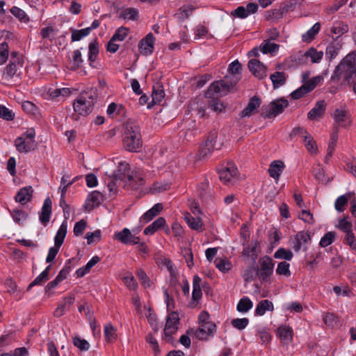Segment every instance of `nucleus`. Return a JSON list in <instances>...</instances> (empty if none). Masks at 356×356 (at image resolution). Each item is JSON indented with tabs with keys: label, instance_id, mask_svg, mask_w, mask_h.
Returning <instances> with one entry per match:
<instances>
[{
	"label": "nucleus",
	"instance_id": "46",
	"mask_svg": "<svg viewBox=\"0 0 356 356\" xmlns=\"http://www.w3.org/2000/svg\"><path fill=\"white\" fill-rule=\"evenodd\" d=\"M120 17L124 19L137 20L138 18V11L134 8H127L122 11Z\"/></svg>",
	"mask_w": 356,
	"mask_h": 356
},
{
	"label": "nucleus",
	"instance_id": "59",
	"mask_svg": "<svg viewBox=\"0 0 356 356\" xmlns=\"http://www.w3.org/2000/svg\"><path fill=\"white\" fill-rule=\"evenodd\" d=\"M337 227L343 231L345 234L353 231V225L350 221L348 220L347 217H344L340 219Z\"/></svg>",
	"mask_w": 356,
	"mask_h": 356
},
{
	"label": "nucleus",
	"instance_id": "45",
	"mask_svg": "<svg viewBox=\"0 0 356 356\" xmlns=\"http://www.w3.org/2000/svg\"><path fill=\"white\" fill-rule=\"evenodd\" d=\"M216 149V146L210 142L202 143L200 147L198 156L200 159H204L208 156L212 151Z\"/></svg>",
	"mask_w": 356,
	"mask_h": 356
},
{
	"label": "nucleus",
	"instance_id": "50",
	"mask_svg": "<svg viewBox=\"0 0 356 356\" xmlns=\"http://www.w3.org/2000/svg\"><path fill=\"white\" fill-rule=\"evenodd\" d=\"M10 214L14 221L19 225L22 224L28 217V213L22 209H15L10 212Z\"/></svg>",
	"mask_w": 356,
	"mask_h": 356
},
{
	"label": "nucleus",
	"instance_id": "53",
	"mask_svg": "<svg viewBox=\"0 0 356 356\" xmlns=\"http://www.w3.org/2000/svg\"><path fill=\"white\" fill-rule=\"evenodd\" d=\"M259 48L260 51H262L264 54H272L278 49L279 45L275 43L271 42L268 40H266L264 43H262L260 45Z\"/></svg>",
	"mask_w": 356,
	"mask_h": 356
},
{
	"label": "nucleus",
	"instance_id": "39",
	"mask_svg": "<svg viewBox=\"0 0 356 356\" xmlns=\"http://www.w3.org/2000/svg\"><path fill=\"white\" fill-rule=\"evenodd\" d=\"M126 183L133 189H138L145 184L143 177L139 175H128Z\"/></svg>",
	"mask_w": 356,
	"mask_h": 356
},
{
	"label": "nucleus",
	"instance_id": "34",
	"mask_svg": "<svg viewBox=\"0 0 356 356\" xmlns=\"http://www.w3.org/2000/svg\"><path fill=\"white\" fill-rule=\"evenodd\" d=\"M184 220L191 229L197 231L202 230L203 222L200 218H195L189 213H187L184 216Z\"/></svg>",
	"mask_w": 356,
	"mask_h": 356
},
{
	"label": "nucleus",
	"instance_id": "20",
	"mask_svg": "<svg viewBox=\"0 0 356 356\" xmlns=\"http://www.w3.org/2000/svg\"><path fill=\"white\" fill-rule=\"evenodd\" d=\"M52 202L49 197L44 200L41 211L40 213V221L46 225L50 220L51 214Z\"/></svg>",
	"mask_w": 356,
	"mask_h": 356
},
{
	"label": "nucleus",
	"instance_id": "27",
	"mask_svg": "<svg viewBox=\"0 0 356 356\" xmlns=\"http://www.w3.org/2000/svg\"><path fill=\"white\" fill-rule=\"evenodd\" d=\"M152 97V102L154 104H159L163 100L165 97V92L162 84L156 83V84L153 86Z\"/></svg>",
	"mask_w": 356,
	"mask_h": 356
},
{
	"label": "nucleus",
	"instance_id": "58",
	"mask_svg": "<svg viewBox=\"0 0 356 356\" xmlns=\"http://www.w3.org/2000/svg\"><path fill=\"white\" fill-rule=\"evenodd\" d=\"M343 243L348 245L352 250H356V238L353 231L345 234Z\"/></svg>",
	"mask_w": 356,
	"mask_h": 356
},
{
	"label": "nucleus",
	"instance_id": "26",
	"mask_svg": "<svg viewBox=\"0 0 356 356\" xmlns=\"http://www.w3.org/2000/svg\"><path fill=\"white\" fill-rule=\"evenodd\" d=\"M292 329L287 326H280L277 329V334L283 343L288 344L292 341Z\"/></svg>",
	"mask_w": 356,
	"mask_h": 356
},
{
	"label": "nucleus",
	"instance_id": "10",
	"mask_svg": "<svg viewBox=\"0 0 356 356\" xmlns=\"http://www.w3.org/2000/svg\"><path fill=\"white\" fill-rule=\"evenodd\" d=\"M259 269L258 275L261 281H266L273 274L274 268V262L271 257L264 256L259 259Z\"/></svg>",
	"mask_w": 356,
	"mask_h": 356
},
{
	"label": "nucleus",
	"instance_id": "63",
	"mask_svg": "<svg viewBox=\"0 0 356 356\" xmlns=\"http://www.w3.org/2000/svg\"><path fill=\"white\" fill-rule=\"evenodd\" d=\"M55 32V29L52 26H47L40 29V35L42 39H49L51 41Z\"/></svg>",
	"mask_w": 356,
	"mask_h": 356
},
{
	"label": "nucleus",
	"instance_id": "49",
	"mask_svg": "<svg viewBox=\"0 0 356 356\" xmlns=\"http://www.w3.org/2000/svg\"><path fill=\"white\" fill-rule=\"evenodd\" d=\"M252 302L247 297L241 298L237 304V310L239 312L246 313L252 307Z\"/></svg>",
	"mask_w": 356,
	"mask_h": 356
},
{
	"label": "nucleus",
	"instance_id": "64",
	"mask_svg": "<svg viewBox=\"0 0 356 356\" xmlns=\"http://www.w3.org/2000/svg\"><path fill=\"white\" fill-rule=\"evenodd\" d=\"M298 218L308 224L312 225L314 223L313 214L309 210H302L298 215Z\"/></svg>",
	"mask_w": 356,
	"mask_h": 356
},
{
	"label": "nucleus",
	"instance_id": "51",
	"mask_svg": "<svg viewBox=\"0 0 356 356\" xmlns=\"http://www.w3.org/2000/svg\"><path fill=\"white\" fill-rule=\"evenodd\" d=\"M274 257L275 259H285L290 261L293 258V252L289 250H286L284 248H280L275 253Z\"/></svg>",
	"mask_w": 356,
	"mask_h": 356
},
{
	"label": "nucleus",
	"instance_id": "60",
	"mask_svg": "<svg viewBox=\"0 0 356 356\" xmlns=\"http://www.w3.org/2000/svg\"><path fill=\"white\" fill-rule=\"evenodd\" d=\"M71 259L67 260V262L65 263V266L60 270L58 275L56 276V278L58 281H60V282L65 280L67 277V275L70 273L71 270Z\"/></svg>",
	"mask_w": 356,
	"mask_h": 356
},
{
	"label": "nucleus",
	"instance_id": "7",
	"mask_svg": "<svg viewBox=\"0 0 356 356\" xmlns=\"http://www.w3.org/2000/svg\"><path fill=\"white\" fill-rule=\"evenodd\" d=\"M229 77L225 76L226 80H220L213 82L206 92V97L209 98L213 97L214 95L222 96L227 95L229 90L236 83L232 81H228Z\"/></svg>",
	"mask_w": 356,
	"mask_h": 356
},
{
	"label": "nucleus",
	"instance_id": "42",
	"mask_svg": "<svg viewBox=\"0 0 356 356\" xmlns=\"http://www.w3.org/2000/svg\"><path fill=\"white\" fill-rule=\"evenodd\" d=\"M303 142L306 149L309 152L314 154L318 153L317 144L309 134L305 135V139L303 140Z\"/></svg>",
	"mask_w": 356,
	"mask_h": 356
},
{
	"label": "nucleus",
	"instance_id": "11",
	"mask_svg": "<svg viewBox=\"0 0 356 356\" xmlns=\"http://www.w3.org/2000/svg\"><path fill=\"white\" fill-rule=\"evenodd\" d=\"M335 123L341 127H348L351 123L349 111L343 106L337 108L332 115Z\"/></svg>",
	"mask_w": 356,
	"mask_h": 356
},
{
	"label": "nucleus",
	"instance_id": "57",
	"mask_svg": "<svg viewBox=\"0 0 356 356\" xmlns=\"http://www.w3.org/2000/svg\"><path fill=\"white\" fill-rule=\"evenodd\" d=\"M129 29L124 26L118 28L114 35L112 36L113 40L123 41L128 35Z\"/></svg>",
	"mask_w": 356,
	"mask_h": 356
},
{
	"label": "nucleus",
	"instance_id": "56",
	"mask_svg": "<svg viewBox=\"0 0 356 356\" xmlns=\"http://www.w3.org/2000/svg\"><path fill=\"white\" fill-rule=\"evenodd\" d=\"M216 267L222 272H227L232 268V264L227 259H216L214 261Z\"/></svg>",
	"mask_w": 356,
	"mask_h": 356
},
{
	"label": "nucleus",
	"instance_id": "30",
	"mask_svg": "<svg viewBox=\"0 0 356 356\" xmlns=\"http://www.w3.org/2000/svg\"><path fill=\"white\" fill-rule=\"evenodd\" d=\"M274 309L273 304L268 300H264L260 301L256 307L255 315L263 316L266 311L273 312Z\"/></svg>",
	"mask_w": 356,
	"mask_h": 356
},
{
	"label": "nucleus",
	"instance_id": "54",
	"mask_svg": "<svg viewBox=\"0 0 356 356\" xmlns=\"http://www.w3.org/2000/svg\"><path fill=\"white\" fill-rule=\"evenodd\" d=\"M89 51H88V60L92 63L96 60L97 56L99 54L98 43L97 42H90L89 44Z\"/></svg>",
	"mask_w": 356,
	"mask_h": 356
},
{
	"label": "nucleus",
	"instance_id": "14",
	"mask_svg": "<svg viewBox=\"0 0 356 356\" xmlns=\"http://www.w3.org/2000/svg\"><path fill=\"white\" fill-rule=\"evenodd\" d=\"M216 328V324L213 322L203 323L195 331V336L200 340H207L213 335Z\"/></svg>",
	"mask_w": 356,
	"mask_h": 356
},
{
	"label": "nucleus",
	"instance_id": "12",
	"mask_svg": "<svg viewBox=\"0 0 356 356\" xmlns=\"http://www.w3.org/2000/svg\"><path fill=\"white\" fill-rule=\"evenodd\" d=\"M115 238L124 245H136L140 242V238L132 234L128 228H124L121 232H116Z\"/></svg>",
	"mask_w": 356,
	"mask_h": 356
},
{
	"label": "nucleus",
	"instance_id": "40",
	"mask_svg": "<svg viewBox=\"0 0 356 356\" xmlns=\"http://www.w3.org/2000/svg\"><path fill=\"white\" fill-rule=\"evenodd\" d=\"M353 195H354V193L349 192L339 196L334 203L335 209L339 212L343 211L345 205L348 203V199L351 198Z\"/></svg>",
	"mask_w": 356,
	"mask_h": 356
},
{
	"label": "nucleus",
	"instance_id": "4",
	"mask_svg": "<svg viewBox=\"0 0 356 356\" xmlns=\"http://www.w3.org/2000/svg\"><path fill=\"white\" fill-rule=\"evenodd\" d=\"M95 99L96 93L95 91L81 93L74 102V112L80 115H88L92 111Z\"/></svg>",
	"mask_w": 356,
	"mask_h": 356
},
{
	"label": "nucleus",
	"instance_id": "32",
	"mask_svg": "<svg viewBox=\"0 0 356 356\" xmlns=\"http://www.w3.org/2000/svg\"><path fill=\"white\" fill-rule=\"evenodd\" d=\"M194 10V7L190 5H184L175 14V17L179 21L183 22L186 19Z\"/></svg>",
	"mask_w": 356,
	"mask_h": 356
},
{
	"label": "nucleus",
	"instance_id": "3",
	"mask_svg": "<svg viewBox=\"0 0 356 356\" xmlns=\"http://www.w3.org/2000/svg\"><path fill=\"white\" fill-rule=\"evenodd\" d=\"M24 67V58L22 55L17 51H13L8 64L5 67L2 80L8 84L10 81L19 79L22 74Z\"/></svg>",
	"mask_w": 356,
	"mask_h": 356
},
{
	"label": "nucleus",
	"instance_id": "9",
	"mask_svg": "<svg viewBox=\"0 0 356 356\" xmlns=\"http://www.w3.org/2000/svg\"><path fill=\"white\" fill-rule=\"evenodd\" d=\"M179 321V315L177 312H172L168 314L164 329V339L167 342H172L173 338L172 335L177 332Z\"/></svg>",
	"mask_w": 356,
	"mask_h": 356
},
{
	"label": "nucleus",
	"instance_id": "44",
	"mask_svg": "<svg viewBox=\"0 0 356 356\" xmlns=\"http://www.w3.org/2000/svg\"><path fill=\"white\" fill-rule=\"evenodd\" d=\"M15 145L19 152H29L31 151V143L26 142V140L22 136L18 137L15 140Z\"/></svg>",
	"mask_w": 356,
	"mask_h": 356
},
{
	"label": "nucleus",
	"instance_id": "62",
	"mask_svg": "<svg viewBox=\"0 0 356 356\" xmlns=\"http://www.w3.org/2000/svg\"><path fill=\"white\" fill-rule=\"evenodd\" d=\"M73 344L82 351L88 350L90 348L89 343L86 340L81 339L79 337H74Z\"/></svg>",
	"mask_w": 356,
	"mask_h": 356
},
{
	"label": "nucleus",
	"instance_id": "38",
	"mask_svg": "<svg viewBox=\"0 0 356 356\" xmlns=\"http://www.w3.org/2000/svg\"><path fill=\"white\" fill-rule=\"evenodd\" d=\"M321 29V24L317 22L309 29L305 33L302 34V40L305 42H309L313 40L318 33Z\"/></svg>",
	"mask_w": 356,
	"mask_h": 356
},
{
	"label": "nucleus",
	"instance_id": "29",
	"mask_svg": "<svg viewBox=\"0 0 356 356\" xmlns=\"http://www.w3.org/2000/svg\"><path fill=\"white\" fill-rule=\"evenodd\" d=\"M202 279L197 276L195 275L193 277V293H192V300L193 301L198 302L202 296V293L200 287Z\"/></svg>",
	"mask_w": 356,
	"mask_h": 356
},
{
	"label": "nucleus",
	"instance_id": "43",
	"mask_svg": "<svg viewBox=\"0 0 356 356\" xmlns=\"http://www.w3.org/2000/svg\"><path fill=\"white\" fill-rule=\"evenodd\" d=\"M48 93L52 99H57L60 97H69L71 95V90L70 88H67L49 89Z\"/></svg>",
	"mask_w": 356,
	"mask_h": 356
},
{
	"label": "nucleus",
	"instance_id": "36",
	"mask_svg": "<svg viewBox=\"0 0 356 356\" xmlns=\"http://www.w3.org/2000/svg\"><path fill=\"white\" fill-rule=\"evenodd\" d=\"M259 243L257 241H252L250 244L244 248L243 250V255L246 257H250L253 261H255L257 257V247Z\"/></svg>",
	"mask_w": 356,
	"mask_h": 356
},
{
	"label": "nucleus",
	"instance_id": "23",
	"mask_svg": "<svg viewBox=\"0 0 356 356\" xmlns=\"http://www.w3.org/2000/svg\"><path fill=\"white\" fill-rule=\"evenodd\" d=\"M163 205L161 203L154 204L150 209L147 211L140 218V222L147 223L152 220L155 216L159 215L163 210Z\"/></svg>",
	"mask_w": 356,
	"mask_h": 356
},
{
	"label": "nucleus",
	"instance_id": "18",
	"mask_svg": "<svg viewBox=\"0 0 356 356\" xmlns=\"http://www.w3.org/2000/svg\"><path fill=\"white\" fill-rule=\"evenodd\" d=\"M261 105V99L257 96L250 98L246 107L241 111V118L250 117L254 114Z\"/></svg>",
	"mask_w": 356,
	"mask_h": 356
},
{
	"label": "nucleus",
	"instance_id": "17",
	"mask_svg": "<svg viewBox=\"0 0 356 356\" xmlns=\"http://www.w3.org/2000/svg\"><path fill=\"white\" fill-rule=\"evenodd\" d=\"M154 37L152 33H148L139 44L140 52L143 55H149L154 50Z\"/></svg>",
	"mask_w": 356,
	"mask_h": 356
},
{
	"label": "nucleus",
	"instance_id": "19",
	"mask_svg": "<svg viewBox=\"0 0 356 356\" xmlns=\"http://www.w3.org/2000/svg\"><path fill=\"white\" fill-rule=\"evenodd\" d=\"M33 193V190L31 186L23 187L19 190L15 197V200L17 202L23 205L26 204L31 200Z\"/></svg>",
	"mask_w": 356,
	"mask_h": 356
},
{
	"label": "nucleus",
	"instance_id": "16",
	"mask_svg": "<svg viewBox=\"0 0 356 356\" xmlns=\"http://www.w3.org/2000/svg\"><path fill=\"white\" fill-rule=\"evenodd\" d=\"M258 10V5L256 3H250L246 7L238 6L236 9L232 12V15L234 17L244 19L251 14H254Z\"/></svg>",
	"mask_w": 356,
	"mask_h": 356
},
{
	"label": "nucleus",
	"instance_id": "52",
	"mask_svg": "<svg viewBox=\"0 0 356 356\" xmlns=\"http://www.w3.org/2000/svg\"><path fill=\"white\" fill-rule=\"evenodd\" d=\"M104 335L108 341H113L117 338V330L111 324L104 326Z\"/></svg>",
	"mask_w": 356,
	"mask_h": 356
},
{
	"label": "nucleus",
	"instance_id": "35",
	"mask_svg": "<svg viewBox=\"0 0 356 356\" xmlns=\"http://www.w3.org/2000/svg\"><path fill=\"white\" fill-rule=\"evenodd\" d=\"M241 65L238 60L232 62L229 67V72L233 76L232 80L236 83L241 79Z\"/></svg>",
	"mask_w": 356,
	"mask_h": 356
},
{
	"label": "nucleus",
	"instance_id": "5",
	"mask_svg": "<svg viewBox=\"0 0 356 356\" xmlns=\"http://www.w3.org/2000/svg\"><path fill=\"white\" fill-rule=\"evenodd\" d=\"M289 106L286 99L280 98L272 101L269 104L263 106L261 109V116L264 118H274L279 114L283 113L284 110Z\"/></svg>",
	"mask_w": 356,
	"mask_h": 356
},
{
	"label": "nucleus",
	"instance_id": "55",
	"mask_svg": "<svg viewBox=\"0 0 356 356\" xmlns=\"http://www.w3.org/2000/svg\"><path fill=\"white\" fill-rule=\"evenodd\" d=\"M335 237L336 233L334 232H328L321 238L319 245L325 248L334 242Z\"/></svg>",
	"mask_w": 356,
	"mask_h": 356
},
{
	"label": "nucleus",
	"instance_id": "48",
	"mask_svg": "<svg viewBox=\"0 0 356 356\" xmlns=\"http://www.w3.org/2000/svg\"><path fill=\"white\" fill-rule=\"evenodd\" d=\"M72 32V41L76 42L81 40L83 38L88 35L90 34L89 29H83L81 30H77L75 29H70Z\"/></svg>",
	"mask_w": 356,
	"mask_h": 356
},
{
	"label": "nucleus",
	"instance_id": "37",
	"mask_svg": "<svg viewBox=\"0 0 356 356\" xmlns=\"http://www.w3.org/2000/svg\"><path fill=\"white\" fill-rule=\"evenodd\" d=\"M273 88H277L283 86L286 81V76L283 72H276L270 76Z\"/></svg>",
	"mask_w": 356,
	"mask_h": 356
},
{
	"label": "nucleus",
	"instance_id": "6",
	"mask_svg": "<svg viewBox=\"0 0 356 356\" xmlns=\"http://www.w3.org/2000/svg\"><path fill=\"white\" fill-rule=\"evenodd\" d=\"M67 229V223L66 221H63L54 237V246L50 248L49 250L46 258L47 263H51L55 259L66 236Z\"/></svg>",
	"mask_w": 356,
	"mask_h": 356
},
{
	"label": "nucleus",
	"instance_id": "28",
	"mask_svg": "<svg viewBox=\"0 0 356 356\" xmlns=\"http://www.w3.org/2000/svg\"><path fill=\"white\" fill-rule=\"evenodd\" d=\"M165 225V218L163 217H159L144 229V234L145 235H152L159 229L163 227Z\"/></svg>",
	"mask_w": 356,
	"mask_h": 356
},
{
	"label": "nucleus",
	"instance_id": "41",
	"mask_svg": "<svg viewBox=\"0 0 356 356\" xmlns=\"http://www.w3.org/2000/svg\"><path fill=\"white\" fill-rule=\"evenodd\" d=\"M304 56L307 58H309L313 63H317L321 60L323 52L312 47L304 54Z\"/></svg>",
	"mask_w": 356,
	"mask_h": 356
},
{
	"label": "nucleus",
	"instance_id": "13",
	"mask_svg": "<svg viewBox=\"0 0 356 356\" xmlns=\"http://www.w3.org/2000/svg\"><path fill=\"white\" fill-rule=\"evenodd\" d=\"M248 68L252 74L258 79H264L267 76L266 66L257 59L250 60Z\"/></svg>",
	"mask_w": 356,
	"mask_h": 356
},
{
	"label": "nucleus",
	"instance_id": "15",
	"mask_svg": "<svg viewBox=\"0 0 356 356\" xmlns=\"http://www.w3.org/2000/svg\"><path fill=\"white\" fill-rule=\"evenodd\" d=\"M237 168L233 163H228L227 166L219 171V178L225 184L231 183L237 175Z\"/></svg>",
	"mask_w": 356,
	"mask_h": 356
},
{
	"label": "nucleus",
	"instance_id": "8",
	"mask_svg": "<svg viewBox=\"0 0 356 356\" xmlns=\"http://www.w3.org/2000/svg\"><path fill=\"white\" fill-rule=\"evenodd\" d=\"M311 243V236L308 232H298L293 238L289 239V243L296 252H298L301 249L307 251V246Z\"/></svg>",
	"mask_w": 356,
	"mask_h": 356
},
{
	"label": "nucleus",
	"instance_id": "24",
	"mask_svg": "<svg viewBox=\"0 0 356 356\" xmlns=\"http://www.w3.org/2000/svg\"><path fill=\"white\" fill-rule=\"evenodd\" d=\"M342 45L338 40H332L326 47L325 56L331 61L334 59L339 54Z\"/></svg>",
	"mask_w": 356,
	"mask_h": 356
},
{
	"label": "nucleus",
	"instance_id": "1",
	"mask_svg": "<svg viewBox=\"0 0 356 356\" xmlns=\"http://www.w3.org/2000/svg\"><path fill=\"white\" fill-rule=\"evenodd\" d=\"M123 145L129 152H136L142 146L140 129L138 124L129 120L124 125Z\"/></svg>",
	"mask_w": 356,
	"mask_h": 356
},
{
	"label": "nucleus",
	"instance_id": "21",
	"mask_svg": "<svg viewBox=\"0 0 356 356\" xmlns=\"http://www.w3.org/2000/svg\"><path fill=\"white\" fill-rule=\"evenodd\" d=\"M75 298L73 295L65 297L54 311V316L56 317L62 316L65 312L68 310L70 306L74 302Z\"/></svg>",
	"mask_w": 356,
	"mask_h": 356
},
{
	"label": "nucleus",
	"instance_id": "47",
	"mask_svg": "<svg viewBox=\"0 0 356 356\" xmlns=\"http://www.w3.org/2000/svg\"><path fill=\"white\" fill-rule=\"evenodd\" d=\"M275 271L277 275H283L286 277H289L291 275L290 264L286 261L280 262Z\"/></svg>",
	"mask_w": 356,
	"mask_h": 356
},
{
	"label": "nucleus",
	"instance_id": "33",
	"mask_svg": "<svg viewBox=\"0 0 356 356\" xmlns=\"http://www.w3.org/2000/svg\"><path fill=\"white\" fill-rule=\"evenodd\" d=\"M103 200V195L97 191H92L90 193L87 198L88 207L92 209L97 207Z\"/></svg>",
	"mask_w": 356,
	"mask_h": 356
},
{
	"label": "nucleus",
	"instance_id": "31",
	"mask_svg": "<svg viewBox=\"0 0 356 356\" xmlns=\"http://www.w3.org/2000/svg\"><path fill=\"white\" fill-rule=\"evenodd\" d=\"M287 12V9L285 7L280 8L279 9H274L266 12V19L268 21L276 22L281 18H282L284 13Z\"/></svg>",
	"mask_w": 356,
	"mask_h": 356
},
{
	"label": "nucleus",
	"instance_id": "2",
	"mask_svg": "<svg viewBox=\"0 0 356 356\" xmlns=\"http://www.w3.org/2000/svg\"><path fill=\"white\" fill-rule=\"evenodd\" d=\"M356 74V51L348 54L337 66L331 76L333 82H338L342 76L346 80H349Z\"/></svg>",
	"mask_w": 356,
	"mask_h": 356
},
{
	"label": "nucleus",
	"instance_id": "61",
	"mask_svg": "<svg viewBox=\"0 0 356 356\" xmlns=\"http://www.w3.org/2000/svg\"><path fill=\"white\" fill-rule=\"evenodd\" d=\"M0 118L7 121H11L15 118V113L5 106L0 105Z\"/></svg>",
	"mask_w": 356,
	"mask_h": 356
},
{
	"label": "nucleus",
	"instance_id": "25",
	"mask_svg": "<svg viewBox=\"0 0 356 356\" xmlns=\"http://www.w3.org/2000/svg\"><path fill=\"white\" fill-rule=\"evenodd\" d=\"M284 163L280 160L273 161L269 167L268 173L270 177L275 180H278L280 176L284 169Z\"/></svg>",
	"mask_w": 356,
	"mask_h": 356
},
{
	"label": "nucleus",
	"instance_id": "22",
	"mask_svg": "<svg viewBox=\"0 0 356 356\" xmlns=\"http://www.w3.org/2000/svg\"><path fill=\"white\" fill-rule=\"evenodd\" d=\"M326 104L324 100H319L316 104L314 108L307 113V118L309 120H316L321 118L325 111Z\"/></svg>",
	"mask_w": 356,
	"mask_h": 356
}]
</instances>
